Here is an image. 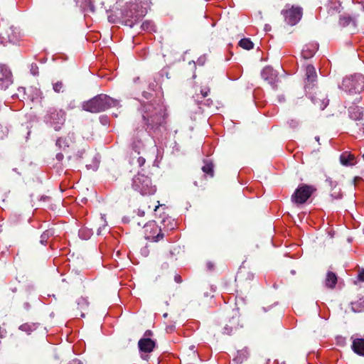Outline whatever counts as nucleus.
I'll return each instance as SVG.
<instances>
[{"label": "nucleus", "mask_w": 364, "mask_h": 364, "mask_svg": "<svg viewBox=\"0 0 364 364\" xmlns=\"http://www.w3.org/2000/svg\"><path fill=\"white\" fill-rule=\"evenodd\" d=\"M314 191V188L311 186L301 185L291 196V200L296 204H303L310 198Z\"/></svg>", "instance_id": "nucleus-8"}, {"label": "nucleus", "mask_w": 364, "mask_h": 364, "mask_svg": "<svg viewBox=\"0 0 364 364\" xmlns=\"http://www.w3.org/2000/svg\"><path fill=\"white\" fill-rule=\"evenodd\" d=\"M358 279L364 282V269H363L358 274Z\"/></svg>", "instance_id": "nucleus-49"}, {"label": "nucleus", "mask_w": 364, "mask_h": 364, "mask_svg": "<svg viewBox=\"0 0 364 364\" xmlns=\"http://www.w3.org/2000/svg\"><path fill=\"white\" fill-rule=\"evenodd\" d=\"M137 214H138V215H139V216L142 217V216H144V211L141 210H138V213H137Z\"/></svg>", "instance_id": "nucleus-55"}, {"label": "nucleus", "mask_w": 364, "mask_h": 364, "mask_svg": "<svg viewBox=\"0 0 364 364\" xmlns=\"http://www.w3.org/2000/svg\"><path fill=\"white\" fill-rule=\"evenodd\" d=\"M92 235L91 230L82 228L79 230V236L83 240H87Z\"/></svg>", "instance_id": "nucleus-33"}, {"label": "nucleus", "mask_w": 364, "mask_h": 364, "mask_svg": "<svg viewBox=\"0 0 364 364\" xmlns=\"http://www.w3.org/2000/svg\"><path fill=\"white\" fill-rule=\"evenodd\" d=\"M118 106H119V101L118 100L112 98L105 94H100L90 100L84 102L82 109L92 113H97L110 107Z\"/></svg>", "instance_id": "nucleus-2"}, {"label": "nucleus", "mask_w": 364, "mask_h": 364, "mask_svg": "<svg viewBox=\"0 0 364 364\" xmlns=\"http://www.w3.org/2000/svg\"><path fill=\"white\" fill-rule=\"evenodd\" d=\"M145 15L144 11L139 10L137 4H132L123 14L124 25L132 28Z\"/></svg>", "instance_id": "nucleus-7"}, {"label": "nucleus", "mask_w": 364, "mask_h": 364, "mask_svg": "<svg viewBox=\"0 0 364 364\" xmlns=\"http://www.w3.org/2000/svg\"><path fill=\"white\" fill-rule=\"evenodd\" d=\"M21 39V32L17 27L8 24L0 26V43L1 44L17 43Z\"/></svg>", "instance_id": "nucleus-6"}, {"label": "nucleus", "mask_w": 364, "mask_h": 364, "mask_svg": "<svg viewBox=\"0 0 364 364\" xmlns=\"http://www.w3.org/2000/svg\"><path fill=\"white\" fill-rule=\"evenodd\" d=\"M7 331L5 328L0 326V338H3L6 337Z\"/></svg>", "instance_id": "nucleus-44"}, {"label": "nucleus", "mask_w": 364, "mask_h": 364, "mask_svg": "<svg viewBox=\"0 0 364 364\" xmlns=\"http://www.w3.org/2000/svg\"><path fill=\"white\" fill-rule=\"evenodd\" d=\"M341 163L343 166H353L357 164V159L353 154L344 152L340 156Z\"/></svg>", "instance_id": "nucleus-16"}, {"label": "nucleus", "mask_w": 364, "mask_h": 364, "mask_svg": "<svg viewBox=\"0 0 364 364\" xmlns=\"http://www.w3.org/2000/svg\"><path fill=\"white\" fill-rule=\"evenodd\" d=\"M146 234L145 238L152 242H158L164 238V233L161 229L155 223H151L150 224L144 225Z\"/></svg>", "instance_id": "nucleus-9"}, {"label": "nucleus", "mask_w": 364, "mask_h": 364, "mask_svg": "<svg viewBox=\"0 0 364 364\" xmlns=\"http://www.w3.org/2000/svg\"><path fill=\"white\" fill-rule=\"evenodd\" d=\"M285 21L291 26L296 25L302 16V9L300 7L292 6L290 9L282 11Z\"/></svg>", "instance_id": "nucleus-10"}, {"label": "nucleus", "mask_w": 364, "mask_h": 364, "mask_svg": "<svg viewBox=\"0 0 364 364\" xmlns=\"http://www.w3.org/2000/svg\"><path fill=\"white\" fill-rule=\"evenodd\" d=\"M146 162V160L142 156H132V164H136L139 167H142Z\"/></svg>", "instance_id": "nucleus-30"}, {"label": "nucleus", "mask_w": 364, "mask_h": 364, "mask_svg": "<svg viewBox=\"0 0 364 364\" xmlns=\"http://www.w3.org/2000/svg\"><path fill=\"white\" fill-rule=\"evenodd\" d=\"M351 309L354 312H360L364 311V301L360 300L352 302Z\"/></svg>", "instance_id": "nucleus-28"}, {"label": "nucleus", "mask_w": 364, "mask_h": 364, "mask_svg": "<svg viewBox=\"0 0 364 364\" xmlns=\"http://www.w3.org/2000/svg\"><path fill=\"white\" fill-rule=\"evenodd\" d=\"M8 130L0 126V139H3L7 134Z\"/></svg>", "instance_id": "nucleus-40"}, {"label": "nucleus", "mask_w": 364, "mask_h": 364, "mask_svg": "<svg viewBox=\"0 0 364 364\" xmlns=\"http://www.w3.org/2000/svg\"><path fill=\"white\" fill-rule=\"evenodd\" d=\"M143 96L146 98V99H149L151 96V94L147 92H143Z\"/></svg>", "instance_id": "nucleus-53"}, {"label": "nucleus", "mask_w": 364, "mask_h": 364, "mask_svg": "<svg viewBox=\"0 0 364 364\" xmlns=\"http://www.w3.org/2000/svg\"><path fill=\"white\" fill-rule=\"evenodd\" d=\"M132 188L142 196H150L155 193L156 188L152 184L147 176L138 173L132 179Z\"/></svg>", "instance_id": "nucleus-3"}, {"label": "nucleus", "mask_w": 364, "mask_h": 364, "mask_svg": "<svg viewBox=\"0 0 364 364\" xmlns=\"http://www.w3.org/2000/svg\"><path fill=\"white\" fill-rule=\"evenodd\" d=\"M66 113L65 111L50 108L44 117V122L47 125L53 127L55 131L58 132L64 125Z\"/></svg>", "instance_id": "nucleus-5"}, {"label": "nucleus", "mask_w": 364, "mask_h": 364, "mask_svg": "<svg viewBox=\"0 0 364 364\" xmlns=\"http://www.w3.org/2000/svg\"><path fill=\"white\" fill-rule=\"evenodd\" d=\"M311 100L313 103L318 106L321 110H323L329 103V100L325 96H321V97H320L315 95L311 97Z\"/></svg>", "instance_id": "nucleus-20"}, {"label": "nucleus", "mask_w": 364, "mask_h": 364, "mask_svg": "<svg viewBox=\"0 0 364 364\" xmlns=\"http://www.w3.org/2000/svg\"><path fill=\"white\" fill-rule=\"evenodd\" d=\"M100 122L102 124L105 125L107 124V119L105 117H100Z\"/></svg>", "instance_id": "nucleus-52"}, {"label": "nucleus", "mask_w": 364, "mask_h": 364, "mask_svg": "<svg viewBox=\"0 0 364 364\" xmlns=\"http://www.w3.org/2000/svg\"><path fill=\"white\" fill-rule=\"evenodd\" d=\"M248 357V351L247 349H242L241 350H238L237 355L234 358V361L236 363H242L244 360H245Z\"/></svg>", "instance_id": "nucleus-25"}, {"label": "nucleus", "mask_w": 364, "mask_h": 364, "mask_svg": "<svg viewBox=\"0 0 364 364\" xmlns=\"http://www.w3.org/2000/svg\"><path fill=\"white\" fill-rule=\"evenodd\" d=\"M156 346V342L149 338H142L138 342V347L140 351L151 353Z\"/></svg>", "instance_id": "nucleus-13"}, {"label": "nucleus", "mask_w": 364, "mask_h": 364, "mask_svg": "<svg viewBox=\"0 0 364 364\" xmlns=\"http://www.w3.org/2000/svg\"><path fill=\"white\" fill-rule=\"evenodd\" d=\"M56 146L63 151L69 147V142L66 137H58L55 141Z\"/></svg>", "instance_id": "nucleus-26"}, {"label": "nucleus", "mask_w": 364, "mask_h": 364, "mask_svg": "<svg viewBox=\"0 0 364 364\" xmlns=\"http://www.w3.org/2000/svg\"><path fill=\"white\" fill-rule=\"evenodd\" d=\"M15 97L18 98L19 97L18 94H15V95H12V98H15Z\"/></svg>", "instance_id": "nucleus-58"}, {"label": "nucleus", "mask_w": 364, "mask_h": 364, "mask_svg": "<svg viewBox=\"0 0 364 364\" xmlns=\"http://www.w3.org/2000/svg\"><path fill=\"white\" fill-rule=\"evenodd\" d=\"M156 86V82L154 81V82H150L149 84V89L151 90H154V87Z\"/></svg>", "instance_id": "nucleus-48"}, {"label": "nucleus", "mask_w": 364, "mask_h": 364, "mask_svg": "<svg viewBox=\"0 0 364 364\" xmlns=\"http://www.w3.org/2000/svg\"><path fill=\"white\" fill-rule=\"evenodd\" d=\"M63 87V84L60 81L53 83V88L55 92H60V91H62Z\"/></svg>", "instance_id": "nucleus-36"}, {"label": "nucleus", "mask_w": 364, "mask_h": 364, "mask_svg": "<svg viewBox=\"0 0 364 364\" xmlns=\"http://www.w3.org/2000/svg\"><path fill=\"white\" fill-rule=\"evenodd\" d=\"M341 89L350 95L359 94L364 90V75L355 74L343 78Z\"/></svg>", "instance_id": "nucleus-4"}, {"label": "nucleus", "mask_w": 364, "mask_h": 364, "mask_svg": "<svg viewBox=\"0 0 364 364\" xmlns=\"http://www.w3.org/2000/svg\"><path fill=\"white\" fill-rule=\"evenodd\" d=\"M153 335V333L150 330H147L144 333V338H149V336H151Z\"/></svg>", "instance_id": "nucleus-51"}, {"label": "nucleus", "mask_w": 364, "mask_h": 364, "mask_svg": "<svg viewBox=\"0 0 364 364\" xmlns=\"http://www.w3.org/2000/svg\"><path fill=\"white\" fill-rule=\"evenodd\" d=\"M205 61H206V56L204 55H202L200 58H198V59L197 60V64L198 65H203L205 64Z\"/></svg>", "instance_id": "nucleus-41"}, {"label": "nucleus", "mask_w": 364, "mask_h": 364, "mask_svg": "<svg viewBox=\"0 0 364 364\" xmlns=\"http://www.w3.org/2000/svg\"><path fill=\"white\" fill-rule=\"evenodd\" d=\"M83 4H84V6L87 7V9H89L90 11H92V12L95 11V6H94L92 0H85Z\"/></svg>", "instance_id": "nucleus-35"}, {"label": "nucleus", "mask_w": 364, "mask_h": 364, "mask_svg": "<svg viewBox=\"0 0 364 364\" xmlns=\"http://www.w3.org/2000/svg\"><path fill=\"white\" fill-rule=\"evenodd\" d=\"M0 89L6 90L12 83L11 70L6 65H0Z\"/></svg>", "instance_id": "nucleus-12"}, {"label": "nucleus", "mask_w": 364, "mask_h": 364, "mask_svg": "<svg viewBox=\"0 0 364 364\" xmlns=\"http://www.w3.org/2000/svg\"><path fill=\"white\" fill-rule=\"evenodd\" d=\"M18 91L19 94L21 95L22 99H21V100H24L26 98L25 97V95H26V89H25V87H18Z\"/></svg>", "instance_id": "nucleus-42"}, {"label": "nucleus", "mask_w": 364, "mask_h": 364, "mask_svg": "<svg viewBox=\"0 0 364 364\" xmlns=\"http://www.w3.org/2000/svg\"><path fill=\"white\" fill-rule=\"evenodd\" d=\"M202 170L205 173L213 176V165L211 163H205L202 167Z\"/></svg>", "instance_id": "nucleus-32"}, {"label": "nucleus", "mask_w": 364, "mask_h": 364, "mask_svg": "<svg viewBox=\"0 0 364 364\" xmlns=\"http://www.w3.org/2000/svg\"><path fill=\"white\" fill-rule=\"evenodd\" d=\"M174 280L176 283H181L182 282L181 277L179 274L175 275Z\"/></svg>", "instance_id": "nucleus-47"}, {"label": "nucleus", "mask_w": 364, "mask_h": 364, "mask_svg": "<svg viewBox=\"0 0 364 364\" xmlns=\"http://www.w3.org/2000/svg\"><path fill=\"white\" fill-rule=\"evenodd\" d=\"M278 100L279 102H283L284 101V97L283 95H280L278 97Z\"/></svg>", "instance_id": "nucleus-54"}, {"label": "nucleus", "mask_w": 364, "mask_h": 364, "mask_svg": "<svg viewBox=\"0 0 364 364\" xmlns=\"http://www.w3.org/2000/svg\"><path fill=\"white\" fill-rule=\"evenodd\" d=\"M25 306H26V307L27 309L29 307V304H27V303H26V304H25Z\"/></svg>", "instance_id": "nucleus-62"}, {"label": "nucleus", "mask_w": 364, "mask_h": 364, "mask_svg": "<svg viewBox=\"0 0 364 364\" xmlns=\"http://www.w3.org/2000/svg\"><path fill=\"white\" fill-rule=\"evenodd\" d=\"M326 181L331 188H336L337 186L336 182L333 181L331 178H326Z\"/></svg>", "instance_id": "nucleus-43"}, {"label": "nucleus", "mask_w": 364, "mask_h": 364, "mask_svg": "<svg viewBox=\"0 0 364 364\" xmlns=\"http://www.w3.org/2000/svg\"><path fill=\"white\" fill-rule=\"evenodd\" d=\"M289 125L294 128V127H296L298 125H299V123L298 122L295 121V120H291V122H289Z\"/></svg>", "instance_id": "nucleus-45"}, {"label": "nucleus", "mask_w": 364, "mask_h": 364, "mask_svg": "<svg viewBox=\"0 0 364 364\" xmlns=\"http://www.w3.org/2000/svg\"><path fill=\"white\" fill-rule=\"evenodd\" d=\"M206 102H207L206 105L208 106H210L213 104V101L210 99L206 100Z\"/></svg>", "instance_id": "nucleus-56"}, {"label": "nucleus", "mask_w": 364, "mask_h": 364, "mask_svg": "<svg viewBox=\"0 0 364 364\" xmlns=\"http://www.w3.org/2000/svg\"><path fill=\"white\" fill-rule=\"evenodd\" d=\"M102 220L104 221V224L102 225V227H100L98 229H97V234L98 235H100L102 234V231L103 229L106 228L107 224V222L105 221V218H104V216L102 215L101 217Z\"/></svg>", "instance_id": "nucleus-39"}, {"label": "nucleus", "mask_w": 364, "mask_h": 364, "mask_svg": "<svg viewBox=\"0 0 364 364\" xmlns=\"http://www.w3.org/2000/svg\"><path fill=\"white\" fill-rule=\"evenodd\" d=\"M306 89L310 90L311 84H313L316 81L317 75L314 66L312 65H308L306 67Z\"/></svg>", "instance_id": "nucleus-15"}, {"label": "nucleus", "mask_w": 364, "mask_h": 364, "mask_svg": "<svg viewBox=\"0 0 364 364\" xmlns=\"http://www.w3.org/2000/svg\"><path fill=\"white\" fill-rule=\"evenodd\" d=\"M142 117L145 129L149 135L156 134L164 122L165 109L161 103H149L143 105Z\"/></svg>", "instance_id": "nucleus-1"}, {"label": "nucleus", "mask_w": 364, "mask_h": 364, "mask_svg": "<svg viewBox=\"0 0 364 364\" xmlns=\"http://www.w3.org/2000/svg\"><path fill=\"white\" fill-rule=\"evenodd\" d=\"M77 304L80 309L85 310L87 309L89 303L85 298L80 297L77 300Z\"/></svg>", "instance_id": "nucleus-31"}, {"label": "nucleus", "mask_w": 364, "mask_h": 364, "mask_svg": "<svg viewBox=\"0 0 364 364\" xmlns=\"http://www.w3.org/2000/svg\"><path fill=\"white\" fill-rule=\"evenodd\" d=\"M315 140H316V141L319 142V140H320L319 136H315Z\"/></svg>", "instance_id": "nucleus-59"}, {"label": "nucleus", "mask_w": 364, "mask_h": 364, "mask_svg": "<svg viewBox=\"0 0 364 364\" xmlns=\"http://www.w3.org/2000/svg\"><path fill=\"white\" fill-rule=\"evenodd\" d=\"M331 196L333 199H340L342 198V193L340 188H332Z\"/></svg>", "instance_id": "nucleus-34"}, {"label": "nucleus", "mask_w": 364, "mask_h": 364, "mask_svg": "<svg viewBox=\"0 0 364 364\" xmlns=\"http://www.w3.org/2000/svg\"><path fill=\"white\" fill-rule=\"evenodd\" d=\"M210 92V88L208 87H203L200 89V94L203 97H206Z\"/></svg>", "instance_id": "nucleus-38"}, {"label": "nucleus", "mask_w": 364, "mask_h": 364, "mask_svg": "<svg viewBox=\"0 0 364 364\" xmlns=\"http://www.w3.org/2000/svg\"><path fill=\"white\" fill-rule=\"evenodd\" d=\"M350 23H352L354 26H355V20L353 17L349 15H343L340 16L339 18V24L343 27L348 26Z\"/></svg>", "instance_id": "nucleus-24"}, {"label": "nucleus", "mask_w": 364, "mask_h": 364, "mask_svg": "<svg viewBox=\"0 0 364 364\" xmlns=\"http://www.w3.org/2000/svg\"><path fill=\"white\" fill-rule=\"evenodd\" d=\"M159 208V205L156 206L154 210L156 211L157 210V208Z\"/></svg>", "instance_id": "nucleus-64"}, {"label": "nucleus", "mask_w": 364, "mask_h": 364, "mask_svg": "<svg viewBox=\"0 0 364 364\" xmlns=\"http://www.w3.org/2000/svg\"><path fill=\"white\" fill-rule=\"evenodd\" d=\"M239 46L246 50L252 49L254 47L253 43L249 38H242L239 41Z\"/></svg>", "instance_id": "nucleus-27"}, {"label": "nucleus", "mask_w": 364, "mask_h": 364, "mask_svg": "<svg viewBox=\"0 0 364 364\" xmlns=\"http://www.w3.org/2000/svg\"><path fill=\"white\" fill-rule=\"evenodd\" d=\"M349 117L353 120H360L363 119V109L358 106H352L348 108Z\"/></svg>", "instance_id": "nucleus-17"}, {"label": "nucleus", "mask_w": 364, "mask_h": 364, "mask_svg": "<svg viewBox=\"0 0 364 364\" xmlns=\"http://www.w3.org/2000/svg\"><path fill=\"white\" fill-rule=\"evenodd\" d=\"M80 316L81 317H84L85 316V314L84 313H81Z\"/></svg>", "instance_id": "nucleus-63"}, {"label": "nucleus", "mask_w": 364, "mask_h": 364, "mask_svg": "<svg viewBox=\"0 0 364 364\" xmlns=\"http://www.w3.org/2000/svg\"><path fill=\"white\" fill-rule=\"evenodd\" d=\"M38 323H26L21 325L18 327V329L26 332L27 334H31V332L34 331L38 327Z\"/></svg>", "instance_id": "nucleus-22"}, {"label": "nucleus", "mask_w": 364, "mask_h": 364, "mask_svg": "<svg viewBox=\"0 0 364 364\" xmlns=\"http://www.w3.org/2000/svg\"><path fill=\"white\" fill-rule=\"evenodd\" d=\"M230 324H227L223 328V333L230 335L233 329H237L239 326V317L233 316L229 321Z\"/></svg>", "instance_id": "nucleus-19"}, {"label": "nucleus", "mask_w": 364, "mask_h": 364, "mask_svg": "<svg viewBox=\"0 0 364 364\" xmlns=\"http://www.w3.org/2000/svg\"><path fill=\"white\" fill-rule=\"evenodd\" d=\"M55 158L58 161H61L63 159L64 156L62 153H58L55 156Z\"/></svg>", "instance_id": "nucleus-46"}, {"label": "nucleus", "mask_w": 364, "mask_h": 364, "mask_svg": "<svg viewBox=\"0 0 364 364\" xmlns=\"http://www.w3.org/2000/svg\"><path fill=\"white\" fill-rule=\"evenodd\" d=\"M291 273L292 274H295V273H296V272H295V271H294V270H291Z\"/></svg>", "instance_id": "nucleus-61"}, {"label": "nucleus", "mask_w": 364, "mask_h": 364, "mask_svg": "<svg viewBox=\"0 0 364 364\" xmlns=\"http://www.w3.org/2000/svg\"><path fill=\"white\" fill-rule=\"evenodd\" d=\"M68 364H82V363L78 359H74L70 361Z\"/></svg>", "instance_id": "nucleus-50"}, {"label": "nucleus", "mask_w": 364, "mask_h": 364, "mask_svg": "<svg viewBox=\"0 0 364 364\" xmlns=\"http://www.w3.org/2000/svg\"><path fill=\"white\" fill-rule=\"evenodd\" d=\"M142 30L146 31H154V25L151 21H145L141 26Z\"/></svg>", "instance_id": "nucleus-29"}, {"label": "nucleus", "mask_w": 364, "mask_h": 364, "mask_svg": "<svg viewBox=\"0 0 364 364\" xmlns=\"http://www.w3.org/2000/svg\"><path fill=\"white\" fill-rule=\"evenodd\" d=\"M262 77L267 81L274 89L277 87V83L278 82V75L272 67H265L262 73Z\"/></svg>", "instance_id": "nucleus-11"}, {"label": "nucleus", "mask_w": 364, "mask_h": 364, "mask_svg": "<svg viewBox=\"0 0 364 364\" xmlns=\"http://www.w3.org/2000/svg\"><path fill=\"white\" fill-rule=\"evenodd\" d=\"M353 1H355L358 4H363L364 3V0H353Z\"/></svg>", "instance_id": "nucleus-57"}, {"label": "nucleus", "mask_w": 364, "mask_h": 364, "mask_svg": "<svg viewBox=\"0 0 364 364\" xmlns=\"http://www.w3.org/2000/svg\"><path fill=\"white\" fill-rule=\"evenodd\" d=\"M352 349L356 354L364 356V338L353 339Z\"/></svg>", "instance_id": "nucleus-18"}, {"label": "nucleus", "mask_w": 364, "mask_h": 364, "mask_svg": "<svg viewBox=\"0 0 364 364\" xmlns=\"http://www.w3.org/2000/svg\"><path fill=\"white\" fill-rule=\"evenodd\" d=\"M30 71H31V73L33 75H38V65L36 63H32L31 65Z\"/></svg>", "instance_id": "nucleus-37"}, {"label": "nucleus", "mask_w": 364, "mask_h": 364, "mask_svg": "<svg viewBox=\"0 0 364 364\" xmlns=\"http://www.w3.org/2000/svg\"><path fill=\"white\" fill-rule=\"evenodd\" d=\"M139 80V77H136L134 79V82L136 83L137 81Z\"/></svg>", "instance_id": "nucleus-60"}, {"label": "nucleus", "mask_w": 364, "mask_h": 364, "mask_svg": "<svg viewBox=\"0 0 364 364\" xmlns=\"http://www.w3.org/2000/svg\"><path fill=\"white\" fill-rule=\"evenodd\" d=\"M318 49V43L316 42L309 43L305 45L301 51V55L304 59L312 58Z\"/></svg>", "instance_id": "nucleus-14"}, {"label": "nucleus", "mask_w": 364, "mask_h": 364, "mask_svg": "<svg viewBox=\"0 0 364 364\" xmlns=\"http://www.w3.org/2000/svg\"><path fill=\"white\" fill-rule=\"evenodd\" d=\"M55 234V230L53 228H50L44 231L41 235L40 242L42 245H46L48 243V240L53 237Z\"/></svg>", "instance_id": "nucleus-23"}, {"label": "nucleus", "mask_w": 364, "mask_h": 364, "mask_svg": "<svg viewBox=\"0 0 364 364\" xmlns=\"http://www.w3.org/2000/svg\"><path fill=\"white\" fill-rule=\"evenodd\" d=\"M337 276L332 272H328L325 279V286L329 289H333L337 283Z\"/></svg>", "instance_id": "nucleus-21"}]
</instances>
